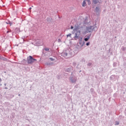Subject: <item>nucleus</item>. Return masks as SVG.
<instances>
[{
	"mask_svg": "<svg viewBox=\"0 0 126 126\" xmlns=\"http://www.w3.org/2000/svg\"><path fill=\"white\" fill-rule=\"evenodd\" d=\"M87 1H88V2H90V0H87Z\"/></svg>",
	"mask_w": 126,
	"mask_h": 126,
	"instance_id": "obj_33",
	"label": "nucleus"
},
{
	"mask_svg": "<svg viewBox=\"0 0 126 126\" xmlns=\"http://www.w3.org/2000/svg\"><path fill=\"white\" fill-rule=\"evenodd\" d=\"M115 125H116V126H118V125H120V123H119L118 122H116Z\"/></svg>",
	"mask_w": 126,
	"mask_h": 126,
	"instance_id": "obj_25",
	"label": "nucleus"
},
{
	"mask_svg": "<svg viewBox=\"0 0 126 126\" xmlns=\"http://www.w3.org/2000/svg\"><path fill=\"white\" fill-rule=\"evenodd\" d=\"M18 96H20V94H18Z\"/></svg>",
	"mask_w": 126,
	"mask_h": 126,
	"instance_id": "obj_37",
	"label": "nucleus"
},
{
	"mask_svg": "<svg viewBox=\"0 0 126 126\" xmlns=\"http://www.w3.org/2000/svg\"><path fill=\"white\" fill-rule=\"evenodd\" d=\"M83 43V42H82V40H80V41H79L80 45H81Z\"/></svg>",
	"mask_w": 126,
	"mask_h": 126,
	"instance_id": "obj_24",
	"label": "nucleus"
},
{
	"mask_svg": "<svg viewBox=\"0 0 126 126\" xmlns=\"http://www.w3.org/2000/svg\"><path fill=\"white\" fill-rule=\"evenodd\" d=\"M0 86H1V84H0Z\"/></svg>",
	"mask_w": 126,
	"mask_h": 126,
	"instance_id": "obj_38",
	"label": "nucleus"
},
{
	"mask_svg": "<svg viewBox=\"0 0 126 126\" xmlns=\"http://www.w3.org/2000/svg\"><path fill=\"white\" fill-rule=\"evenodd\" d=\"M4 89H8V88L7 87H5Z\"/></svg>",
	"mask_w": 126,
	"mask_h": 126,
	"instance_id": "obj_32",
	"label": "nucleus"
},
{
	"mask_svg": "<svg viewBox=\"0 0 126 126\" xmlns=\"http://www.w3.org/2000/svg\"><path fill=\"white\" fill-rule=\"evenodd\" d=\"M94 12L96 13V15H99L100 14V12H101V10H100V7H96Z\"/></svg>",
	"mask_w": 126,
	"mask_h": 126,
	"instance_id": "obj_6",
	"label": "nucleus"
},
{
	"mask_svg": "<svg viewBox=\"0 0 126 126\" xmlns=\"http://www.w3.org/2000/svg\"><path fill=\"white\" fill-rule=\"evenodd\" d=\"M46 20L49 23H51V22H52V18L47 17Z\"/></svg>",
	"mask_w": 126,
	"mask_h": 126,
	"instance_id": "obj_10",
	"label": "nucleus"
},
{
	"mask_svg": "<svg viewBox=\"0 0 126 126\" xmlns=\"http://www.w3.org/2000/svg\"><path fill=\"white\" fill-rule=\"evenodd\" d=\"M71 75H72V73H71Z\"/></svg>",
	"mask_w": 126,
	"mask_h": 126,
	"instance_id": "obj_39",
	"label": "nucleus"
},
{
	"mask_svg": "<svg viewBox=\"0 0 126 126\" xmlns=\"http://www.w3.org/2000/svg\"><path fill=\"white\" fill-rule=\"evenodd\" d=\"M70 29H73V26H71L70 27Z\"/></svg>",
	"mask_w": 126,
	"mask_h": 126,
	"instance_id": "obj_28",
	"label": "nucleus"
},
{
	"mask_svg": "<svg viewBox=\"0 0 126 126\" xmlns=\"http://www.w3.org/2000/svg\"><path fill=\"white\" fill-rule=\"evenodd\" d=\"M70 80L71 83H76L77 78L75 76H72L70 77Z\"/></svg>",
	"mask_w": 126,
	"mask_h": 126,
	"instance_id": "obj_4",
	"label": "nucleus"
},
{
	"mask_svg": "<svg viewBox=\"0 0 126 126\" xmlns=\"http://www.w3.org/2000/svg\"><path fill=\"white\" fill-rule=\"evenodd\" d=\"M16 30H19L18 28L16 29Z\"/></svg>",
	"mask_w": 126,
	"mask_h": 126,
	"instance_id": "obj_36",
	"label": "nucleus"
},
{
	"mask_svg": "<svg viewBox=\"0 0 126 126\" xmlns=\"http://www.w3.org/2000/svg\"><path fill=\"white\" fill-rule=\"evenodd\" d=\"M4 86H6V83L4 84Z\"/></svg>",
	"mask_w": 126,
	"mask_h": 126,
	"instance_id": "obj_35",
	"label": "nucleus"
},
{
	"mask_svg": "<svg viewBox=\"0 0 126 126\" xmlns=\"http://www.w3.org/2000/svg\"><path fill=\"white\" fill-rule=\"evenodd\" d=\"M90 91H91V92H94V89L91 88V89H90Z\"/></svg>",
	"mask_w": 126,
	"mask_h": 126,
	"instance_id": "obj_22",
	"label": "nucleus"
},
{
	"mask_svg": "<svg viewBox=\"0 0 126 126\" xmlns=\"http://www.w3.org/2000/svg\"><path fill=\"white\" fill-rule=\"evenodd\" d=\"M84 45H85V42L83 41V43L81 45V48H82V47H83V46H84Z\"/></svg>",
	"mask_w": 126,
	"mask_h": 126,
	"instance_id": "obj_16",
	"label": "nucleus"
},
{
	"mask_svg": "<svg viewBox=\"0 0 126 126\" xmlns=\"http://www.w3.org/2000/svg\"><path fill=\"white\" fill-rule=\"evenodd\" d=\"M71 70H72V67H70L69 68H67L66 69V71L67 72H70V71H71Z\"/></svg>",
	"mask_w": 126,
	"mask_h": 126,
	"instance_id": "obj_9",
	"label": "nucleus"
},
{
	"mask_svg": "<svg viewBox=\"0 0 126 126\" xmlns=\"http://www.w3.org/2000/svg\"><path fill=\"white\" fill-rule=\"evenodd\" d=\"M27 61L29 64H31L34 62H37V60L33 58L32 56H29L27 58Z\"/></svg>",
	"mask_w": 126,
	"mask_h": 126,
	"instance_id": "obj_3",
	"label": "nucleus"
},
{
	"mask_svg": "<svg viewBox=\"0 0 126 126\" xmlns=\"http://www.w3.org/2000/svg\"><path fill=\"white\" fill-rule=\"evenodd\" d=\"M29 9H30V10H31V9H32V7H30Z\"/></svg>",
	"mask_w": 126,
	"mask_h": 126,
	"instance_id": "obj_30",
	"label": "nucleus"
},
{
	"mask_svg": "<svg viewBox=\"0 0 126 126\" xmlns=\"http://www.w3.org/2000/svg\"><path fill=\"white\" fill-rule=\"evenodd\" d=\"M72 65L73 66H76V63L73 62V63H72Z\"/></svg>",
	"mask_w": 126,
	"mask_h": 126,
	"instance_id": "obj_18",
	"label": "nucleus"
},
{
	"mask_svg": "<svg viewBox=\"0 0 126 126\" xmlns=\"http://www.w3.org/2000/svg\"><path fill=\"white\" fill-rule=\"evenodd\" d=\"M5 59L4 57H2V58H0V60H4Z\"/></svg>",
	"mask_w": 126,
	"mask_h": 126,
	"instance_id": "obj_27",
	"label": "nucleus"
},
{
	"mask_svg": "<svg viewBox=\"0 0 126 126\" xmlns=\"http://www.w3.org/2000/svg\"><path fill=\"white\" fill-rule=\"evenodd\" d=\"M86 6V2L85 0H84L82 3V6L84 7Z\"/></svg>",
	"mask_w": 126,
	"mask_h": 126,
	"instance_id": "obj_14",
	"label": "nucleus"
},
{
	"mask_svg": "<svg viewBox=\"0 0 126 126\" xmlns=\"http://www.w3.org/2000/svg\"><path fill=\"white\" fill-rule=\"evenodd\" d=\"M49 60H50V61H52V62L55 61V59H54L53 58H50Z\"/></svg>",
	"mask_w": 126,
	"mask_h": 126,
	"instance_id": "obj_21",
	"label": "nucleus"
},
{
	"mask_svg": "<svg viewBox=\"0 0 126 126\" xmlns=\"http://www.w3.org/2000/svg\"><path fill=\"white\" fill-rule=\"evenodd\" d=\"M6 24H9L10 26H11L12 25V22H10V21H8L6 22Z\"/></svg>",
	"mask_w": 126,
	"mask_h": 126,
	"instance_id": "obj_12",
	"label": "nucleus"
},
{
	"mask_svg": "<svg viewBox=\"0 0 126 126\" xmlns=\"http://www.w3.org/2000/svg\"><path fill=\"white\" fill-rule=\"evenodd\" d=\"M98 28L96 26V24L94 26H90L89 27H86V33H91L93 31H97Z\"/></svg>",
	"mask_w": 126,
	"mask_h": 126,
	"instance_id": "obj_1",
	"label": "nucleus"
},
{
	"mask_svg": "<svg viewBox=\"0 0 126 126\" xmlns=\"http://www.w3.org/2000/svg\"><path fill=\"white\" fill-rule=\"evenodd\" d=\"M70 36H71V33H69V34L67 35V37H70Z\"/></svg>",
	"mask_w": 126,
	"mask_h": 126,
	"instance_id": "obj_26",
	"label": "nucleus"
},
{
	"mask_svg": "<svg viewBox=\"0 0 126 126\" xmlns=\"http://www.w3.org/2000/svg\"><path fill=\"white\" fill-rule=\"evenodd\" d=\"M44 50H45L46 52H49V51H50V48H44Z\"/></svg>",
	"mask_w": 126,
	"mask_h": 126,
	"instance_id": "obj_15",
	"label": "nucleus"
},
{
	"mask_svg": "<svg viewBox=\"0 0 126 126\" xmlns=\"http://www.w3.org/2000/svg\"><path fill=\"white\" fill-rule=\"evenodd\" d=\"M122 50H123L124 51H126V48L124 47V46H122V48H121Z\"/></svg>",
	"mask_w": 126,
	"mask_h": 126,
	"instance_id": "obj_17",
	"label": "nucleus"
},
{
	"mask_svg": "<svg viewBox=\"0 0 126 126\" xmlns=\"http://www.w3.org/2000/svg\"><path fill=\"white\" fill-rule=\"evenodd\" d=\"M113 77H114V76H111L110 77V78H113Z\"/></svg>",
	"mask_w": 126,
	"mask_h": 126,
	"instance_id": "obj_31",
	"label": "nucleus"
},
{
	"mask_svg": "<svg viewBox=\"0 0 126 126\" xmlns=\"http://www.w3.org/2000/svg\"><path fill=\"white\" fill-rule=\"evenodd\" d=\"M113 66L114 67H116V66H117V63H113Z\"/></svg>",
	"mask_w": 126,
	"mask_h": 126,
	"instance_id": "obj_19",
	"label": "nucleus"
},
{
	"mask_svg": "<svg viewBox=\"0 0 126 126\" xmlns=\"http://www.w3.org/2000/svg\"><path fill=\"white\" fill-rule=\"evenodd\" d=\"M35 44L36 45H37V46H39V45H41V42L39 41V40H36L35 41Z\"/></svg>",
	"mask_w": 126,
	"mask_h": 126,
	"instance_id": "obj_13",
	"label": "nucleus"
},
{
	"mask_svg": "<svg viewBox=\"0 0 126 126\" xmlns=\"http://www.w3.org/2000/svg\"><path fill=\"white\" fill-rule=\"evenodd\" d=\"M9 32H11V31L10 30V31H7V33H9Z\"/></svg>",
	"mask_w": 126,
	"mask_h": 126,
	"instance_id": "obj_29",
	"label": "nucleus"
},
{
	"mask_svg": "<svg viewBox=\"0 0 126 126\" xmlns=\"http://www.w3.org/2000/svg\"><path fill=\"white\" fill-rule=\"evenodd\" d=\"M93 2L94 4H97L99 2V0H93Z\"/></svg>",
	"mask_w": 126,
	"mask_h": 126,
	"instance_id": "obj_11",
	"label": "nucleus"
},
{
	"mask_svg": "<svg viewBox=\"0 0 126 126\" xmlns=\"http://www.w3.org/2000/svg\"><path fill=\"white\" fill-rule=\"evenodd\" d=\"M0 82H1V78H0Z\"/></svg>",
	"mask_w": 126,
	"mask_h": 126,
	"instance_id": "obj_34",
	"label": "nucleus"
},
{
	"mask_svg": "<svg viewBox=\"0 0 126 126\" xmlns=\"http://www.w3.org/2000/svg\"><path fill=\"white\" fill-rule=\"evenodd\" d=\"M88 66H91V65H92V63H88L87 64Z\"/></svg>",
	"mask_w": 126,
	"mask_h": 126,
	"instance_id": "obj_20",
	"label": "nucleus"
},
{
	"mask_svg": "<svg viewBox=\"0 0 126 126\" xmlns=\"http://www.w3.org/2000/svg\"><path fill=\"white\" fill-rule=\"evenodd\" d=\"M75 36H74V38L75 40H76L77 39H79V35H80V31H78L76 32L75 33Z\"/></svg>",
	"mask_w": 126,
	"mask_h": 126,
	"instance_id": "obj_5",
	"label": "nucleus"
},
{
	"mask_svg": "<svg viewBox=\"0 0 126 126\" xmlns=\"http://www.w3.org/2000/svg\"><path fill=\"white\" fill-rule=\"evenodd\" d=\"M86 37L84 38V40L85 42H87V41L90 39V37H91V33L89 34L88 35H86Z\"/></svg>",
	"mask_w": 126,
	"mask_h": 126,
	"instance_id": "obj_8",
	"label": "nucleus"
},
{
	"mask_svg": "<svg viewBox=\"0 0 126 126\" xmlns=\"http://www.w3.org/2000/svg\"><path fill=\"white\" fill-rule=\"evenodd\" d=\"M68 55H70V56L72 55V52L71 51H69V49H67L61 54L62 56L64 57V58H66Z\"/></svg>",
	"mask_w": 126,
	"mask_h": 126,
	"instance_id": "obj_2",
	"label": "nucleus"
},
{
	"mask_svg": "<svg viewBox=\"0 0 126 126\" xmlns=\"http://www.w3.org/2000/svg\"><path fill=\"white\" fill-rule=\"evenodd\" d=\"M90 45V42H88L86 43V46H89Z\"/></svg>",
	"mask_w": 126,
	"mask_h": 126,
	"instance_id": "obj_23",
	"label": "nucleus"
},
{
	"mask_svg": "<svg viewBox=\"0 0 126 126\" xmlns=\"http://www.w3.org/2000/svg\"><path fill=\"white\" fill-rule=\"evenodd\" d=\"M78 29H79V26L78 25L75 26V28L72 32V34H74L75 32H77L78 31Z\"/></svg>",
	"mask_w": 126,
	"mask_h": 126,
	"instance_id": "obj_7",
	"label": "nucleus"
}]
</instances>
